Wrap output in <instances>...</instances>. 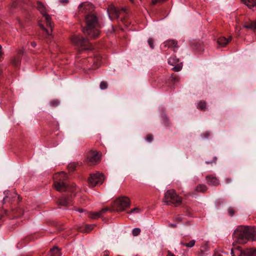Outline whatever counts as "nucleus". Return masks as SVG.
<instances>
[{"mask_svg":"<svg viewBox=\"0 0 256 256\" xmlns=\"http://www.w3.org/2000/svg\"><path fill=\"white\" fill-rule=\"evenodd\" d=\"M86 26L82 29V32L85 34L88 35L89 37L95 38L98 36L99 31L94 28L98 24V18L94 14H88L86 18Z\"/></svg>","mask_w":256,"mask_h":256,"instance_id":"1","label":"nucleus"},{"mask_svg":"<svg viewBox=\"0 0 256 256\" xmlns=\"http://www.w3.org/2000/svg\"><path fill=\"white\" fill-rule=\"evenodd\" d=\"M250 230L251 228L248 226H238L233 233V240L238 244L246 243L250 238Z\"/></svg>","mask_w":256,"mask_h":256,"instance_id":"2","label":"nucleus"},{"mask_svg":"<svg viewBox=\"0 0 256 256\" xmlns=\"http://www.w3.org/2000/svg\"><path fill=\"white\" fill-rule=\"evenodd\" d=\"M36 8L40 12L42 15L43 17L44 18L46 25L50 27V31H49L48 30L46 29L44 27V26L40 23H38V26L42 30L46 32L48 35H50L52 28V24L51 21L50 16L48 14L47 8L46 6L42 2L38 1L36 2Z\"/></svg>","mask_w":256,"mask_h":256,"instance_id":"3","label":"nucleus"},{"mask_svg":"<svg viewBox=\"0 0 256 256\" xmlns=\"http://www.w3.org/2000/svg\"><path fill=\"white\" fill-rule=\"evenodd\" d=\"M163 202L167 204L178 206L182 202V198L173 190H168L164 194Z\"/></svg>","mask_w":256,"mask_h":256,"instance_id":"4","label":"nucleus"},{"mask_svg":"<svg viewBox=\"0 0 256 256\" xmlns=\"http://www.w3.org/2000/svg\"><path fill=\"white\" fill-rule=\"evenodd\" d=\"M72 42L82 50L89 49L90 44L88 38H84L81 36H74L72 38Z\"/></svg>","mask_w":256,"mask_h":256,"instance_id":"5","label":"nucleus"},{"mask_svg":"<svg viewBox=\"0 0 256 256\" xmlns=\"http://www.w3.org/2000/svg\"><path fill=\"white\" fill-rule=\"evenodd\" d=\"M104 180V174L99 172L92 174L88 179V184L92 187L95 186L98 184H102Z\"/></svg>","mask_w":256,"mask_h":256,"instance_id":"6","label":"nucleus"},{"mask_svg":"<svg viewBox=\"0 0 256 256\" xmlns=\"http://www.w3.org/2000/svg\"><path fill=\"white\" fill-rule=\"evenodd\" d=\"M114 206L118 211H123L130 206V199L126 196H121L116 199Z\"/></svg>","mask_w":256,"mask_h":256,"instance_id":"7","label":"nucleus"},{"mask_svg":"<svg viewBox=\"0 0 256 256\" xmlns=\"http://www.w3.org/2000/svg\"><path fill=\"white\" fill-rule=\"evenodd\" d=\"M100 156L96 151L90 150L86 155V162L92 164H96L100 161Z\"/></svg>","mask_w":256,"mask_h":256,"instance_id":"8","label":"nucleus"},{"mask_svg":"<svg viewBox=\"0 0 256 256\" xmlns=\"http://www.w3.org/2000/svg\"><path fill=\"white\" fill-rule=\"evenodd\" d=\"M168 62L170 64L174 66L172 68V70L175 72H179L182 68V63H179V59L176 58V56L170 57L168 59Z\"/></svg>","mask_w":256,"mask_h":256,"instance_id":"9","label":"nucleus"},{"mask_svg":"<svg viewBox=\"0 0 256 256\" xmlns=\"http://www.w3.org/2000/svg\"><path fill=\"white\" fill-rule=\"evenodd\" d=\"M108 13L110 20L117 19L119 18L120 10L114 5H110L108 8Z\"/></svg>","mask_w":256,"mask_h":256,"instance_id":"10","label":"nucleus"},{"mask_svg":"<svg viewBox=\"0 0 256 256\" xmlns=\"http://www.w3.org/2000/svg\"><path fill=\"white\" fill-rule=\"evenodd\" d=\"M24 52V48L18 50L16 56H14L12 60V63L14 66L18 67L20 66L21 58Z\"/></svg>","mask_w":256,"mask_h":256,"instance_id":"11","label":"nucleus"},{"mask_svg":"<svg viewBox=\"0 0 256 256\" xmlns=\"http://www.w3.org/2000/svg\"><path fill=\"white\" fill-rule=\"evenodd\" d=\"M54 188L59 192H64L67 190V184L64 182L54 181Z\"/></svg>","mask_w":256,"mask_h":256,"instance_id":"12","label":"nucleus"},{"mask_svg":"<svg viewBox=\"0 0 256 256\" xmlns=\"http://www.w3.org/2000/svg\"><path fill=\"white\" fill-rule=\"evenodd\" d=\"M206 178L207 184L209 185L218 186L220 184L219 180L215 176L212 175L207 176Z\"/></svg>","mask_w":256,"mask_h":256,"instance_id":"13","label":"nucleus"},{"mask_svg":"<svg viewBox=\"0 0 256 256\" xmlns=\"http://www.w3.org/2000/svg\"><path fill=\"white\" fill-rule=\"evenodd\" d=\"M246 6L252 11L256 10V0H240Z\"/></svg>","mask_w":256,"mask_h":256,"instance_id":"14","label":"nucleus"},{"mask_svg":"<svg viewBox=\"0 0 256 256\" xmlns=\"http://www.w3.org/2000/svg\"><path fill=\"white\" fill-rule=\"evenodd\" d=\"M164 46L168 48H174V52H176L175 48H178V42L174 40H170L165 41L164 43Z\"/></svg>","mask_w":256,"mask_h":256,"instance_id":"15","label":"nucleus"},{"mask_svg":"<svg viewBox=\"0 0 256 256\" xmlns=\"http://www.w3.org/2000/svg\"><path fill=\"white\" fill-rule=\"evenodd\" d=\"M67 178L66 174L64 172H61L56 174L54 176V181H58V182H64Z\"/></svg>","mask_w":256,"mask_h":256,"instance_id":"16","label":"nucleus"},{"mask_svg":"<svg viewBox=\"0 0 256 256\" xmlns=\"http://www.w3.org/2000/svg\"><path fill=\"white\" fill-rule=\"evenodd\" d=\"M232 37L230 36L228 38H226L225 37H220L218 39V44L220 46H225L231 40Z\"/></svg>","mask_w":256,"mask_h":256,"instance_id":"17","label":"nucleus"},{"mask_svg":"<svg viewBox=\"0 0 256 256\" xmlns=\"http://www.w3.org/2000/svg\"><path fill=\"white\" fill-rule=\"evenodd\" d=\"M58 203L60 206H68L70 204V200L69 198L62 196L58 200Z\"/></svg>","mask_w":256,"mask_h":256,"instance_id":"18","label":"nucleus"},{"mask_svg":"<svg viewBox=\"0 0 256 256\" xmlns=\"http://www.w3.org/2000/svg\"><path fill=\"white\" fill-rule=\"evenodd\" d=\"M208 190L207 186L204 184H198L194 189V194H196L198 192H205Z\"/></svg>","mask_w":256,"mask_h":256,"instance_id":"19","label":"nucleus"},{"mask_svg":"<svg viewBox=\"0 0 256 256\" xmlns=\"http://www.w3.org/2000/svg\"><path fill=\"white\" fill-rule=\"evenodd\" d=\"M91 7L92 5L89 4L82 3L78 6V10L82 13L86 12Z\"/></svg>","mask_w":256,"mask_h":256,"instance_id":"20","label":"nucleus"},{"mask_svg":"<svg viewBox=\"0 0 256 256\" xmlns=\"http://www.w3.org/2000/svg\"><path fill=\"white\" fill-rule=\"evenodd\" d=\"M50 256H61L60 250L57 246H54L50 249Z\"/></svg>","mask_w":256,"mask_h":256,"instance_id":"21","label":"nucleus"},{"mask_svg":"<svg viewBox=\"0 0 256 256\" xmlns=\"http://www.w3.org/2000/svg\"><path fill=\"white\" fill-rule=\"evenodd\" d=\"M243 27L246 28H249L252 30H254L256 28V20L250 21L248 23H245Z\"/></svg>","mask_w":256,"mask_h":256,"instance_id":"22","label":"nucleus"},{"mask_svg":"<svg viewBox=\"0 0 256 256\" xmlns=\"http://www.w3.org/2000/svg\"><path fill=\"white\" fill-rule=\"evenodd\" d=\"M94 226V224H86L84 226L83 229H79V231L88 233L90 232L92 230H93Z\"/></svg>","mask_w":256,"mask_h":256,"instance_id":"23","label":"nucleus"},{"mask_svg":"<svg viewBox=\"0 0 256 256\" xmlns=\"http://www.w3.org/2000/svg\"><path fill=\"white\" fill-rule=\"evenodd\" d=\"M206 104L205 101L200 100L197 102V108L202 110H206Z\"/></svg>","mask_w":256,"mask_h":256,"instance_id":"24","label":"nucleus"},{"mask_svg":"<svg viewBox=\"0 0 256 256\" xmlns=\"http://www.w3.org/2000/svg\"><path fill=\"white\" fill-rule=\"evenodd\" d=\"M195 243H196V240H191L188 243H184V242H180L181 245L185 246L188 247V248H192L194 246Z\"/></svg>","mask_w":256,"mask_h":256,"instance_id":"25","label":"nucleus"},{"mask_svg":"<svg viewBox=\"0 0 256 256\" xmlns=\"http://www.w3.org/2000/svg\"><path fill=\"white\" fill-rule=\"evenodd\" d=\"M248 256H256V248L246 249Z\"/></svg>","mask_w":256,"mask_h":256,"instance_id":"26","label":"nucleus"},{"mask_svg":"<svg viewBox=\"0 0 256 256\" xmlns=\"http://www.w3.org/2000/svg\"><path fill=\"white\" fill-rule=\"evenodd\" d=\"M101 215V212H92L90 214V218L92 219H96L100 218Z\"/></svg>","mask_w":256,"mask_h":256,"instance_id":"27","label":"nucleus"},{"mask_svg":"<svg viewBox=\"0 0 256 256\" xmlns=\"http://www.w3.org/2000/svg\"><path fill=\"white\" fill-rule=\"evenodd\" d=\"M250 233L252 234H250V239L252 241H256V230L251 228Z\"/></svg>","mask_w":256,"mask_h":256,"instance_id":"28","label":"nucleus"},{"mask_svg":"<svg viewBox=\"0 0 256 256\" xmlns=\"http://www.w3.org/2000/svg\"><path fill=\"white\" fill-rule=\"evenodd\" d=\"M12 197L10 196V195L6 196L5 197H4L2 202V204H4L7 202L10 203V202L12 200Z\"/></svg>","mask_w":256,"mask_h":256,"instance_id":"29","label":"nucleus"},{"mask_svg":"<svg viewBox=\"0 0 256 256\" xmlns=\"http://www.w3.org/2000/svg\"><path fill=\"white\" fill-rule=\"evenodd\" d=\"M100 87L102 90H106L108 87V84L106 81H102L100 84Z\"/></svg>","mask_w":256,"mask_h":256,"instance_id":"30","label":"nucleus"},{"mask_svg":"<svg viewBox=\"0 0 256 256\" xmlns=\"http://www.w3.org/2000/svg\"><path fill=\"white\" fill-rule=\"evenodd\" d=\"M140 232L141 230L140 228H134L132 231V234L134 236H136L140 234Z\"/></svg>","mask_w":256,"mask_h":256,"instance_id":"31","label":"nucleus"},{"mask_svg":"<svg viewBox=\"0 0 256 256\" xmlns=\"http://www.w3.org/2000/svg\"><path fill=\"white\" fill-rule=\"evenodd\" d=\"M179 77L175 74H172L171 76V80L174 83H176L178 82Z\"/></svg>","mask_w":256,"mask_h":256,"instance_id":"32","label":"nucleus"},{"mask_svg":"<svg viewBox=\"0 0 256 256\" xmlns=\"http://www.w3.org/2000/svg\"><path fill=\"white\" fill-rule=\"evenodd\" d=\"M216 160H217V157L216 156H214L212 157V160H208L206 162V163L208 164H216Z\"/></svg>","mask_w":256,"mask_h":256,"instance_id":"33","label":"nucleus"},{"mask_svg":"<svg viewBox=\"0 0 256 256\" xmlns=\"http://www.w3.org/2000/svg\"><path fill=\"white\" fill-rule=\"evenodd\" d=\"M142 212V210L138 208H135L132 209L131 210L128 212V214H132V213H140Z\"/></svg>","mask_w":256,"mask_h":256,"instance_id":"34","label":"nucleus"},{"mask_svg":"<svg viewBox=\"0 0 256 256\" xmlns=\"http://www.w3.org/2000/svg\"><path fill=\"white\" fill-rule=\"evenodd\" d=\"M148 42L150 46V48L153 49L154 48V40L150 38L148 40Z\"/></svg>","mask_w":256,"mask_h":256,"instance_id":"35","label":"nucleus"},{"mask_svg":"<svg viewBox=\"0 0 256 256\" xmlns=\"http://www.w3.org/2000/svg\"><path fill=\"white\" fill-rule=\"evenodd\" d=\"M228 214L231 216H232L236 212V211L234 210V208L232 207L228 208Z\"/></svg>","mask_w":256,"mask_h":256,"instance_id":"36","label":"nucleus"},{"mask_svg":"<svg viewBox=\"0 0 256 256\" xmlns=\"http://www.w3.org/2000/svg\"><path fill=\"white\" fill-rule=\"evenodd\" d=\"M60 104V102L58 100H52L50 102V106H57Z\"/></svg>","mask_w":256,"mask_h":256,"instance_id":"37","label":"nucleus"},{"mask_svg":"<svg viewBox=\"0 0 256 256\" xmlns=\"http://www.w3.org/2000/svg\"><path fill=\"white\" fill-rule=\"evenodd\" d=\"M153 136L151 134H148V136L145 138L146 141L150 142L153 140Z\"/></svg>","mask_w":256,"mask_h":256,"instance_id":"38","label":"nucleus"},{"mask_svg":"<svg viewBox=\"0 0 256 256\" xmlns=\"http://www.w3.org/2000/svg\"><path fill=\"white\" fill-rule=\"evenodd\" d=\"M163 121H164V125L166 126H169L168 120V118L166 116H164V118H163Z\"/></svg>","mask_w":256,"mask_h":256,"instance_id":"39","label":"nucleus"},{"mask_svg":"<svg viewBox=\"0 0 256 256\" xmlns=\"http://www.w3.org/2000/svg\"><path fill=\"white\" fill-rule=\"evenodd\" d=\"M238 256H248L247 254V250H244L240 251V253H238Z\"/></svg>","mask_w":256,"mask_h":256,"instance_id":"40","label":"nucleus"},{"mask_svg":"<svg viewBox=\"0 0 256 256\" xmlns=\"http://www.w3.org/2000/svg\"><path fill=\"white\" fill-rule=\"evenodd\" d=\"M236 254H238V253H240V251H242L240 246H237L234 248Z\"/></svg>","mask_w":256,"mask_h":256,"instance_id":"41","label":"nucleus"},{"mask_svg":"<svg viewBox=\"0 0 256 256\" xmlns=\"http://www.w3.org/2000/svg\"><path fill=\"white\" fill-rule=\"evenodd\" d=\"M224 181L226 184H229L232 182V178H226L224 179Z\"/></svg>","mask_w":256,"mask_h":256,"instance_id":"42","label":"nucleus"},{"mask_svg":"<svg viewBox=\"0 0 256 256\" xmlns=\"http://www.w3.org/2000/svg\"><path fill=\"white\" fill-rule=\"evenodd\" d=\"M17 5H18V2H16V0H14L11 4V7L12 8H15L17 6Z\"/></svg>","mask_w":256,"mask_h":256,"instance_id":"43","label":"nucleus"},{"mask_svg":"<svg viewBox=\"0 0 256 256\" xmlns=\"http://www.w3.org/2000/svg\"><path fill=\"white\" fill-rule=\"evenodd\" d=\"M90 60L91 61V62H94L93 68H98V64H96V62L94 61V60L92 58H90Z\"/></svg>","mask_w":256,"mask_h":256,"instance_id":"44","label":"nucleus"},{"mask_svg":"<svg viewBox=\"0 0 256 256\" xmlns=\"http://www.w3.org/2000/svg\"><path fill=\"white\" fill-rule=\"evenodd\" d=\"M165 0H152V4H155L158 2H162Z\"/></svg>","mask_w":256,"mask_h":256,"instance_id":"45","label":"nucleus"},{"mask_svg":"<svg viewBox=\"0 0 256 256\" xmlns=\"http://www.w3.org/2000/svg\"><path fill=\"white\" fill-rule=\"evenodd\" d=\"M108 210V208H105L102 209V210L99 212H101V215L102 216V214H104V212H107Z\"/></svg>","mask_w":256,"mask_h":256,"instance_id":"46","label":"nucleus"},{"mask_svg":"<svg viewBox=\"0 0 256 256\" xmlns=\"http://www.w3.org/2000/svg\"><path fill=\"white\" fill-rule=\"evenodd\" d=\"M59 2L62 4H66L68 3L69 0H59Z\"/></svg>","mask_w":256,"mask_h":256,"instance_id":"47","label":"nucleus"},{"mask_svg":"<svg viewBox=\"0 0 256 256\" xmlns=\"http://www.w3.org/2000/svg\"><path fill=\"white\" fill-rule=\"evenodd\" d=\"M102 256H109L108 252H104Z\"/></svg>","mask_w":256,"mask_h":256,"instance_id":"48","label":"nucleus"},{"mask_svg":"<svg viewBox=\"0 0 256 256\" xmlns=\"http://www.w3.org/2000/svg\"><path fill=\"white\" fill-rule=\"evenodd\" d=\"M235 253H236L234 250V248H232L231 250V254L232 256H234Z\"/></svg>","mask_w":256,"mask_h":256,"instance_id":"49","label":"nucleus"},{"mask_svg":"<svg viewBox=\"0 0 256 256\" xmlns=\"http://www.w3.org/2000/svg\"><path fill=\"white\" fill-rule=\"evenodd\" d=\"M31 46L34 48L36 46V42H31Z\"/></svg>","mask_w":256,"mask_h":256,"instance_id":"50","label":"nucleus"},{"mask_svg":"<svg viewBox=\"0 0 256 256\" xmlns=\"http://www.w3.org/2000/svg\"><path fill=\"white\" fill-rule=\"evenodd\" d=\"M76 211H78L80 212H82L84 211V210L82 208H78V210H76Z\"/></svg>","mask_w":256,"mask_h":256,"instance_id":"51","label":"nucleus"},{"mask_svg":"<svg viewBox=\"0 0 256 256\" xmlns=\"http://www.w3.org/2000/svg\"><path fill=\"white\" fill-rule=\"evenodd\" d=\"M170 226L172 227H173V228H176V224H170Z\"/></svg>","mask_w":256,"mask_h":256,"instance_id":"52","label":"nucleus"},{"mask_svg":"<svg viewBox=\"0 0 256 256\" xmlns=\"http://www.w3.org/2000/svg\"><path fill=\"white\" fill-rule=\"evenodd\" d=\"M18 22L19 25L21 26L22 25V22L20 20H18Z\"/></svg>","mask_w":256,"mask_h":256,"instance_id":"53","label":"nucleus"},{"mask_svg":"<svg viewBox=\"0 0 256 256\" xmlns=\"http://www.w3.org/2000/svg\"><path fill=\"white\" fill-rule=\"evenodd\" d=\"M204 135H205V137L206 138H208V136H209V134L208 133L204 134Z\"/></svg>","mask_w":256,"mask_h":256,"instance_id":"54","label":"nucleus"},{"mask_svg":"<svg viewBox=\"0 0 256 256\" xmlns=\"http://www.w3.org/2000/svg\"><path fill=\"white\" fill-rule=\"evenodd\" d=\"M72 170L74 169V166H73V165L68 166V168H70L71 167H72Z\"/></svg>","mask_w":256,"mask_h":256,"instance_id":"55","label":"nucleus"},{"mask_svg":"<svg viewBox=\"0 0 256 256\" xmlns=\"http://www.w3.org/2000/svg\"><path fill=\"white\" fill-rule=\"evenodd\" d=\"M176 218V220H178L179 221L182 220V218L180 216L177 217Z\"/></svg>","mask_w":256,"mask_h":256,"instance_id":"56","label":"nucleus"},{"mask_svg":"<svg viewBox=\"0 0 256 256\" xmlns=\"http://www.w3.org/2000/svg\"><path fill=\"white\" fill-rule=\"evenodd\" d=\"M120 10V12H121L122 10H123V11H124V12H126V8H122V9H121Z\"/></svg>","mask_w":256,"mask_h":256,"instance_id":"57","label":"nucleus"},{"mask_svg":"<svg viewBox=\"0 0 256 256\" xmlns=\"http://www.w3.org/2000/svg\"><path fill=\"white\" fill-rule=\"evenodd\" d=\"M2 54V46L0 45V56Z\"/></svg>","mask_w":256,"mask_h":256,"instance_id":"58","label":"nucleus"},{"mask_svg":"<svg viewBox=\"0 0 256 256\" xmlns=\"http://www.w3.org/2000/svg\"><path fill=\"white\" fill-rule=\"evenodd\" d=\"M2 72V70L1 68L0 67V75L1 74Z\"/></svg>","mask_w":256,"mask_h":256,"instance_id":"59","label":"nucleus"},{"mask_svg":"<svg viewBox=\"0 0 256 256\" xmlns=\"http://www.w3.org/2000/svg\"><path fill=\"white\" fill-rule=\"evenodd\" d=\"M130 2H133V0H130Z\"/></svg>","mask_w":256,"mask_h":256,"instance_id":"60","label":"nucleus"}]
</instances>
